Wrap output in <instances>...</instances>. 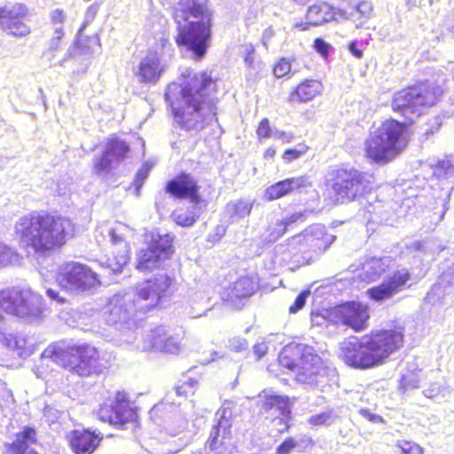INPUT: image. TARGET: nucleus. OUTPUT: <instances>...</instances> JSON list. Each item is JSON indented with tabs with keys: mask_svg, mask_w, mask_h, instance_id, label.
<instances>
[{
	"mask_svg": "<svg viewBox=\"0 0 454 454\" xmlns=\"http://www.w3.org/2000/svg\"><path fill=\"white\" fill-rule=\"evenodd\" d=\"M215 80L206 71H187L181 83L172 82L165 92L176 124L197 134L215 117Z\"/></svg>",
	"mask_w": 454,
	"mask_h": 454,
	"instance_id": "1",
	"label": "nucleus"
},
{
	"mask_svg": "<svg viewBox=\"0 0 454 454\" xmlns=\"http://www.w3.org/2000/svg\"><path fill=\"white\" fill-rule=\"evenodd\" d=\"M74 231L71 219L35 212L21 216L14 226L20 247L33 255H44L61 247L74 236Z\"/></svg>",
	"mask_w": 454,
	"mask_h": 454,
	"instance_id": "2",
	"label": "nucleus"
},
{
	"mask_svg": "<svg viewBox=\"0 0 454 454\" xmlns=\"http://www.w3.org/2000/svg\"><path fill=\"white\" fill-rule=\"evenodd\" d=\"M176 24L178 46L191 53L195 60L206 55L211 43L212 12L208 0H180L173 12Z\"/></svg>",
	"mask_w": 454,
	"mask_h": 454,
	"instance_id": "3",
	"label": "nucleus"
},
{
	"mask_svg": "<svg viewBox=\"0 0 454 454\" xmlns=\"http://www.w3.org/2000/svg\"><path fill=\"white\" fill-rule=\"evenodd\" d=\"M176 290V282L174 278L168 274H157L139 285L136 293L114 295L105 309L106 321L110 325L127 323L137 312L145 313Z\"/></svg>",
	"mask_w": 454,
	"mask_h": 454,
	"instance_id": "4",
	"label": "nucleus"
},
{
	"mask_svg": "<svg viewBox=\"0 0 454 454\" xmlns=\"http://www.w3.org/2000/svg\"><path fill=\"white\" fill-rule=\"evenodd\" d=\"M403 343L401 330H382L352 338L342 343L341 357L346 364L356 369H369L382 364Z\"/></svg>",
	"mask_w": 454,
	"mask_h": 454,
	"instance_id": "5",
	"label": "nucleus"
},
{
	"mask_svg": "<svg viewBox=\"0 0 454 454\" xmlns=\"http://www.w3.org/2000/svg\"><path fill=\"white\" fill-rule=\"evenodd\" d=\"M281 366L295 372L296 380L308 385L323 387L336 377L335 368L327 365L314 353L311 347L288 344L278 356Z\"/></svg>",
	"mask_w": 454,
	"mask_h": 454,
	"instance_id": "6",
	"label": "nucleus"
},
{
	"mask_svg": "<svg viewBox=\"0 0 454 454\" xmlns=\"http://www.w3.org/2000/svg\"><path fill=\"white\" fill-rule=\"evenodd\" d=\"M42 356L51 359L57 364L81 377L101 373L104 368L98 350L89 344L68 347L59 343L50 345L43 352Z\"/></svg>",
	"mask_w": 454,
	"mask_h": 454,
	"instance_id": "7",
	"label": "nucleus"
},
{
	"mask_svg": "<svg viewBox=\"0 0 454 454\" xmlns=\"http://www.w3.org/2000/svg\"><path fill=\"white\" fill-rule=\"evenodd\" d=\"M405 130L406 126L395 120L384 121L366 139V157L377 163L394 160L406 145Z\"/></svg>",
	"mask_w": 454,
	"mask_h": 454,
	"instance_id": "8",
	"label": "nucleus"
},
{
	"mask_svg": "<svg viewBox=\"0 0 454 454\" xmlns=\"http://www.w3.org/2000/svg\"><path fill=\"white\" fill-rule=\"evenodd\" d=\"M442 90L433 83L423 82L395 92L392 98V109L413 122L424 110L434 106Z\"/></svg>",
	"mask_w": 454,
	"mask_h": 454,
	"instance_id": "9",
	"label": "nucleus"
},
{
	"mask_svg": "<svg viewBox=\"0 0 454 454\" xmlns=\"http://www.w3.org/2000/svg\"><path fill=\"white\" fill-rule=\"evenodd\" d=\"M332 189L341 203L362 197L372 190L371 176L355 168H339L333 172Z\"/></svg>",
	"mask_w": 454,
	"mask_h": 454,
	"instance_id": "10",
	"label": "nucleus"
},
{
	"mask_svg": "<svg viewBox=\"0 0 454 454\" xmlns=\"http://www.w3.org/2000/svg\"><path fill=\"white\" fill-rule=\"evenodd\" d=\"M174 48L168 38L160 37L140 61L136 75L141 82L155 83L168 68Z\"/></svg>",
	"mask_w": 454,
	"mask_h": 454,
	"instance_id": "11",
	"label": "nucleus"
},
{
	"mask_svg": "<svg viewBox=\"0 0 454 454\" xmlns=\"http://www.w3.org/2000/svg\"><path fill=\"white\" fill-rule=\"evenodd\" d=\"M57 281L62 289L74 294L93 290L101 284L96 272L87 265L75 262L59 267Z\"/></svg>",
	"mask_w": 454,
	"mask_h": 454,
	"instance_id": "12",
	"label": "nucleus"
},
{
	"mask_svg": "<svg viewBox=\"0 0 454 454\" xmlns=\"http://www.w3.org/2000/svg\"><path fill=\"white\" fill-rule=\"evenodd\" d=\"M101 43L98 35L81 36L67 50L66 55L53 66L69 68L73 73H85L92 55L100 51Z\"/></svg>",
	"mask_w": 454,
	"mask_h": 454,
	"instance_id": "13",
	"label": "nucleus"
},
{
	"mask_svg": "<svg viewBox=\"0 0 454 454\" xmlns=\"http://www.w3.org/2000/svg\"><path fill=\"white\" fill-rule=\"evenodd\" d=\"M174 236L153 232L149 247L137 254V269L141 271L159 268L173 254Z\"/></svg>",
	"mask_w": 454,
	"mask_h": 454,
	"instance_id": "14",
	"label": "nucleus"
},
{
	"mask_svg": "<svg viewBox=\"0 0 454 454\" xmlns=\"http://www.w3.org/2000/svg\"><path fill=\"white\" fill-rule=\"evenodd\" d=\"M235 406L234 402L224 401L222 409L215 413L217 424L211 430L207 444L217 454H228L231 451V420Z\"/></svg>",
	"mask_w": 454,
	"mask_h": 454,
	"instance_id": "15",
	"label": "nucleus"
},
{
	"mask_svg": "<svg viewBox=\"0 0 454 454\" xmlns=\"http://www.w3.org/2000/svg\"><path fill=\"white\" fill-rule=\"evenodd\" d=\"M184 333L181 329L160 325L153 329L137 348L143 351L156 350L177 354L181 349Z\"/></svg>",
	"mask_w": 454,
	"mask_h": 454,
	"instance_id": "16",
	"label": "nucleus"
},
{
	"mask_svg": "<svg viewBox=\"0 0 454 454\" xmlns=\"http://www.w3.org/2000/svg\"><path fill=\"white\" fill-rule=\"evenodd\" d=\"M100 420L108 422L123 429L126 425L133 424L137 419L136 411L130 407L125 393L118 392L110 403H104L98 410Z\"/></svg>",
	"mask_w": 454,
	"mask_h": 454,
	"instance_id": "17",
	"label": "nucleus"
},
{
	"mask_svg": "<svg viewBox=\"0 0 454 454\" xmlns=\"http://www.w3.org/2000/svg\"><path fill=\"white\" fill-rule=\"evenodd\" d=\"M129 151L125 141L117 137H109L102 155L94 159L95 173L106 176L126 159Z\"/></svg>",
	"mask_w": 454,
	"mask_h": 454,
	"instance_id": "18",
	"label": "nucleus"
},
{
	"mask_svg": "<svg viewBox=\"0 0 454 454\" xmlns=\"http://www.w3.org/2000/svg\"><path fill=\"white\" fill-rule=\"evenodd\" d=\"M411 276L409 270L402 269L387 277L379 286L368 289L367 294L372 300L382 302L408 289L411 286Z\"/></svg>",
	"mask_w": 454,
	"mask_h": 454,
	"instance_id": "19",
	"label": "nucleus"
},
{
	"mask_svg": "<svg viewBox=\"0 0 454 454\" xmlns=\"http://www.w3.org/2000/svg\"><path fill=\"white\" fill-rule=\"evenodd\" d=\"M27 9L22 4H8L0 8V26L2 29L14 36H26L30 33L25 23Z\"/></svg>",
	"mask_w": 454,
	"mask_h": 454,
	"instance_id": "20",
	"label": "nucleus"
},
{
	"mask_svg": "<svg viewBox=\"0 0 454 454\" xmlns=\"http://www.w3.org/2000/svg\"><path fill=\"white\" fill-rule=\"evenodd\" d=\"M354 13H348L342 8H336L327 3H319L311 5L306 14L305 23H297L295 27L300 30H307L309 26H320L332 20L352 19Z\"/></svg>",
	"mask_w": 454,
	"mask_h": 454,
	"instance_id": "21",
	"label": "nucleus"
},
{
	"mask_svg": "<svg viewBox=\"0 0 454 454\" xmlns=\"http://www.w3.org/2000/svg\"><path fill=\"white\" fill-rule=\"evenodd\" d=\"M333 315L338 322L347 325L356 332L363 331L369 319L368 308L360 302L351 301L336 307Z\"/></svg>",
	"mask_w": 454,
	"mask_h": 454,
	"instance_id": "22",
	"label": "nucleus"
},
{
	"mask_svg": "<svg viewBox=\"0 0 454 454\" xmlns=\"http://www.w3.org/2000/svg\"><path fill=\"white\" fill-rule=\"evenodd\" d=\"M125 230L126 226L123 224H118L116 227L107 230L112 244L119 248L117 254H114L113 258H108L106 262V268L110 269L114 273L121 272L123 266L129 260V247L125 241L123 234ZM114 254H115V251H114Z\"/></svg>",
	"mask_w": 454,
	"mask_h": 454,
	"instance_id": "23",
	"label": "nucleus"
},
{
	"mask_svg": "<svg viewBox=\"0 0 454 454\" xmlns=\"http://www.w3.org/2000/svg\"><path fill=\"white\" fill-rule=\"evenodd\" d=\"M198 189L197 181L191 175L184 173L169 181L166 187L167 192L171 195L188 199L192 204H194V209L201 201Z\"/></svg>",
	"mask_w": 454,
	"mask_h": 454,
	"instance_id": "24",
	"label": "nucleus"
},
{
	"mask_svg": "<svg viewBox=\"0 0 454 454\" xmlns=\"http://www.w3.org/2000/svg\"><path fill=\"white\" fill-rule=\"evenodd\" d=\"M334 236L325 232V228L321 225H313L306 229L304 232L294 236L290 242L292 244H301L305 242L319 252L325 251L334 241Z\"/></svg>",
	"mask_w": 454,
	"mask_h": 454,
	"instance_id": "25",
	"label": "nucleus"
},
{
	"mask_svg": "<svg viewBox=\"0 0 454 454\" xmlns=\"http://www.w3.org/2000/svg\"><path fill=\"white\" fill-rule=\"evenodd\" d=\"M102 437L88 429L71 433L70 444L75 454H92L98 447Z\"/></svg>",
	"mask_w": 454,
	"mask_h": 454,
	"instance_id": "26",
	"label": "nucleus"
},
{
	"mask_svg": "<svg viewBox=\"0 0 454 454\" xmlns=\"http://www.w3.org/2000/svg\"><path fill=\"white\" fill-rule=\"evenodd\" d=\"M394 260L390 256L371 257L362 265L359 278L365 282H373L380 278L393 265Z\"/></svg>",
	"mask_w": 454,
	"mask_h": 454,
	"instance_id": "27",
	"label": "nucleus"
},
{
	"mask_svg": "<svg viewBox=\"0 0 454 454\" xmlns=\"http://www.w3.org/2000/svg\"><path fill=\"white\" fill-rule=\"evenodd\" d=\"M309 184V178L305 176L288 178L270 186L266 190L265 196L268 200H278L292 191L307 187Z\"/></svg>",
	"mask_w": 454,
	"mask_h": 454,
	"instance_id": "28",
	"label": "nucleus"
},
{
	"mask_svg": "<svg viewBox=\"0 0 454 454\" xmlns=\"http://www.w3.org/2000/svg\"><path fill=\"white\" fill-rule=\"evenodd\" d=\"M258 283L250 277H241L237 279L226 294V301L235 303L236 300H242L251 296L257 289Z\"/></svg>",
	"mask_w": 454,
	"mask_h": 454,
	"instance_id": "29",
	"label": "nucleus"
},
{
	"mask_svg": "<svg viewBox=\"0 0 454 454\" xmlns=\"http://www.w3.org/2000/svg\"><path fill=\"white\" fill-rule=\"evenodd\" d=\"M323 90L322 83L317 80H306L297 86L289 98L291 103L307 102L314 98Z\"/></svg>",
	"mask_w": 454,
	"mask_h": 454,
	"instance_id": "30",
	"label": "nucleus"
},
{
	"mask_svg": "<svg viewBox=\"0 0 454 454\" xmlns=\"http://www.w3.org/2000/svg\"><path fill=\"white\" fill-rule=\"evenodd\" d=\"M253 208V202L247 200L230 201L224 208V216L230 223L239 222L248 216Z\"/></svg>",
	"mask_w": 454,
	"mask_h": 454,
	"instance_id": "31",
	"label": "nucleus"
},
{
	"mask_svg": "<svg viewBox=\"0 0 454 454\" xmlns=\"http://www.w3.org/2000/svg\"><path fill=\"white\" fill-rule=\"evenodd\" d=\"M36 432L34 428L27 427L22 432L17 434L15 441L9 445L10 454H25L29 445L35 443Z\"/></svg>",
	"mask_w": 454,
	"mask_h": 454,
	"instance_id": "32",
	"label": "nucleus"
},
{
	"mask_svg": "<svg viewBox=\"0 0 454 454\" xmlns=\"http://www.w3.org/2000/svg\"><path fill=\"white\" fill-rule=\"evenodd\" d=\"M208 297L205 291L191 288L187 294V302L191 310L188 312L192 317H199L207 310Z\"/></svg>",
	"mask_w": 454,
	"mask_h": 454,
	"instance_id": "33",
	"label": "nucleus"
},
{
	"mask_svg": "<svg viewBox=\"0 0 454 454\" xmlns=\"http://www.w3.org/2000/svg\"><path fill=\"white\" fill-rule=\"evenodd\" d=\"M200 207L197 204V208L194 209V204L186 210L179 209L176 210L172 214L174 221L180 226L190 227L199 218Z\"/></svg>",
	"mask_w": 454,
	"mask_h": 454,
	"instance_id": "34",
	"label": "nucleus"
},
{
	"mask_svg": "<svg viewBox=\"0 0 454 454\" xmlns=\"http://www.w3.org/2000/svg\"><path fill=\"white\" fill-rule=\"evenodd\" d=\"M434 175L439 179L454 182V155L446 156L439 160L434 167Z\"/></svg>",
	"mask_w": 454,
	"mask_h": 454,
	"instance_id": "35",
	"label": "nucleus"
},
{
	"mask_svg": "<svg viewBox=\"0 0 454 454\" xmlns=\"http://www.w3.org/2000/svg\"><path fill=\"white\" fill-rule=\"evenodd\" d=\"M338 418V414L334 409H327L325 411L310 416L307 423L313 428L317 427H329Z\"/></svg>",
	"mask_w": 454,
	"mask_h": 454,
	"instance_id": "36",
	"label": "nucleus"
},
{
	"mask_svg": "<svg viewBox=\"0 0 454 454\" xmlns=\"http://www.w3.org/2000/svg\"><path fill=\"white\" fill-rule=\"evenodd\" d=\"M264 407L267 410L275 408L278 410L283 416L290 413V403L287 396L275 395L265 396Z\"/></svg>",
	"mask_w": 454,
	"mask_h": 454,
	"instance_id": "37",
	"label": "nucleus"
},
{
	"mask_svg": "<svg viewBox=\"0 0 454 454\" xmlns=\"http://www.w3.org/2000/svg\"><path fill=\"white\" fill-rule=\"evenodd\" d=\"M372 12V4L368 1H361L355 5L350 12L348 13H354V17L351 19L354 22H358L356 26H361L364 20H368Z\"/></svg>",
	"mask_w": 454,
	"mask_h": 454,
	"instance_id": "38",
	"label": "nucleus"
},
{
	"mask_svg": "<svg viewBox=\"0 0 454 454\" xmlns=\"http://www.w3.org/2000/svg\"><path fill=\"white\" fill-rule=\"evenodd\" d=\"M65 33L63 30V27H56L54 29V33L52 38L50 41L49 48L44 52V57L47 58L50 61H52L56 56V51H58L61 47V39L64 36Z\"/></svg>",
	"mask_w": 454,
	"mask_h": 454,
	"instance_id": "39",
	"label": "nucleus"
},
{
	"mask_svg": "<svg viewBox=\"0 0 454 454\" xmlns=\"http://www.w3.org/2000/svg\"><path fill=\"white\" fill-rule=\"evenodd\" d=\"M420 383V377L417 372H407L402 376L400 387L403 391L418 388Z\"/></svg>",
	"mask_w": 454,
	"mask_h": 454,
	"instance_id": "40",
	"label": "nucleus"
},
{
	"mask_svg": "<svg viewBox=\"0 0 454 454\" xmlns=\"http://www.w3.org/2000/svg\"><path fill=\"white\" fill-rule=\"evenodd\" d=\"M151 168V165H149L148 163H145L137 172L136 177L131 184V186L135 188V194L137 196H139L140 189L142 188L144 182L148 177Z\"/></svg>",
	"mask_w": 454,
	"mask_h": 454,
	"instance_id": "41",
	"label": "nucleus"
},
{
	"mask_svg": "<svg viewBox=\"0 0 454 454\" xmlns=\"http://www.w3.org/2000/svg\"><path fill=\"white\" fill-rule=\"evenodd\" d=\"M286 230V223L278 221L268 228L266 239L269 242H275L285 234Z\"/></svg>",
	"mask_w": 454,
	"mask_h": 454,
	"instance_id": "42",
	"label": "nucleus"
},
{
	"mask_svg": "<svg viewBox=\"0 0 454 454\" xmlns=\"http://www.w3.org/2000/svg\"><path fill=\"white\" fill-rule=\"evenodd\" d=\"M198 385V381L194 379H189L187 381L176 387L175 394L177 396L186 397L193 395Z\"/></svg>",
	"mask_w": 454,
	"mask_h": 454,
	"instance_id": "43",
	"label": "nucleus"
},
{
	"mask_svg": "<svg viewBox=\"0 0 454 454\" xmlns=\"http://www.w3.org/2000/svg\"><path fill=\"white\" fill-rule=\"evenodd\" d=\"M17 254L10 247L6 244L0 242V267H4L10 264Z\"/></svg>",
	"mask_w": 454,
	"mask_h": 454,
	"instance_id": "44",
	"label": "nucleus"
},
{
	"mask_svg": "<svg viewBox=\"0 0 454 454\" xmlns=\"http://www.w3.org/2000/svg\"><path fill=\"white\" fill-rule=\"evenodd\" d=\"M5 345L12 350H15L18 352L20 356L23 354V349L26 344V341L24 339L18 338L17 336H14L12 334H10L4 338Z\"/></svg>",
	"mask_w": 454,
	"mask_h": 454,
	"instance_id": "45",
	"label": "nucleus"
},
{
	"mask_svg": "<svg viewBox=\"0 0 454 454\" xmlns=\"http://www.w3.org/2000/svg\"><path fill=\"white\" fill-rule=\"evenodd\" d=\"M241 53L247 68H254L255 50L253 44L246 43L241 46Z\"/></svg>",
	"mask_w": 454,
	"mask_h": 454,
	"instance_id": "46",
	"label": "nucleus"
},
{
	"mask_svg": "<svg viewBox=\"0 0 454 454\" xmlns=\"http://www.w3.org/2000/svg\"><path fill=\"white\" fill-rule=\"evenodd\" d=\"M308 151V146L304 144L298 145L295 148L285 151L283 159L288 162L298 159Z\"/></svg>",
	"mask_w": 454,
	"mask_h": 454,
	"instance_id": "47",
	"label": "nucleus"
},
{
	"mask_svg": "<svg viewBox=\"0 0 454 454\" xmlns=\"http://www.w3.org/2000/svg\"><path fill=\"white\" fill-rule=\"evenodd\" d=\"M291 72V63L287 59H281L275 66L273 73L276 77L281 78Z\"/></svg>",
	"mask_w": 454,
	"mask_h": 454,
	"instance_id": "48",
	"label": "nucleus"
},
{
	"mask_svg": "<svg viewBox=\"0 0 454 454\" xmlns=\"http://www.w3.org/2000/svg\"><path fill=\"white\" fill-rule=\"evenodd\" d=\"M443 294H444L443 286L440 282H438V283L434 284L432 286L431 290L427 293V299L430 302L434 303V302L440 301V299L443 296Z\"/></svg>",
	"mask_w": 454,
	"mask_h": 454,
	"instance_id": "49",
	"label": "nucleus"
},
{
	"mask_svg": "<svg viewBox=\"0 0 454 454\" xmlns=\"http://www.w3.org/2000/svg\"><path fill=\"white\" fill-rule=\"evenodd\" d=\"M310 294V291L301 292L295 299L294 302L290 306L289 312L296 313L298 310L302 309L306 303L308 296Z\"/></svg>",
	"mask_w": 454,
	"mask_h": 454,
	"instance_id": "50",
	"label": "nucleus"
},
{
	"mask_svg": "<svg viewBox=\"0 0 454 454\" xmlns=\"http://www.w3.org/2000/svg\"><path fill=\"white\" fill-rule=\"evenodd\" d=\"M98 12V4H93L88 7L85 12L83 23L81 28L79 29V33H81L90 23H91L94 20Z\"/></svg>",
	"mask_w": 454,
	"mask_h": 454,
	"instance_id": "51",
	"label": "nucleus"
},
{
	"mask_svg": "<svg viewBox=\"0 0 454 454\" xmlns=\"http://www.w3.org/2000/svg\"><path fill=\"white\" fill-rule=\"evenodd\" d=\"M229 348L232 351L242 352L247 349L248 343L244 338L234 337L229 340Z\"/></svg>",
	"mask_w": 454,
	"mask_h": 454,
	"instance_id": "52",
	"label": "nucleus"
},
{
	"mask_svg": "<svg viewBox=\"0 0 454 454\" xmlns=\"http://www.w3.org/2000/svg\"><path fill=\"white\" fill-rule=\"evenodd\" d=\"M402 454H423V449L415 442H403L399 444Z\"/></svg>",
	"mask_w": 454,
	"mask_h": 454,
	"instance_id": "53",
	"label": "nucleus"
},
{
	"mask_svg": "<svg viewBox=\"0 0 454 454\" xmlns=\"http://www.w3.org/2000/svg\"><path fill=\"white\" fill-rule=\"evenodd\" d=\"M314 48L321 56L326 57L328 56L332 46L322 38H317L314 41Z\"/></svg>",
	"mask_w": 454,
	"mask_h": 454,
	"instance_id": "54",
	"label": "nucleus"
},
{
	"mask_svg": "<svg viewBox=\"0 0 454 454\" xmlns=\"http://www.w3.org/2000/svg\"><path fill=\"white\" fill-rule=\"evenodd\" d=\"M444 390V387L439 383L431 384L427 389L423 391V394L427 398H434L442 394Z\"/></svg>",
	"mask_w": 454,
	"mask_h": 454,
	"instance_id": "55",
	"label": "nucleus"
},
{
	"mask_svg": "<svg viewBox=\"0 0 454 454\" xmlns=\"http://www.w3.org/2000/svg\"><path fill=\"white\" fill-rule=\"evenodd\" d=\"M296 446V442L293 438L285 440L277 449V454H288Z\"/></svg>",
	"mask_w": 454,
	"mask_h": 454,
	"instance_id": "56",
	"label": "nucleus"
},
{
	"mask_svg": "<svg viewBox=\"0 0 454 454\" xmlns=\"http://www.w3.org/2000/svg\"><path fill=\"white\" fill-rule=\"evenodd\" d=\"M271 130L268 119H263L257 129V134L260 137H269Z\"/></svg>",
	"mask_w": 454,
	"mask_h": 454,
	"instance_id": "57",
	"label": "nucleus"
},
{
	"mask_svg": "<svg viewBox=\"0 0 454 454\" xmlns=\"http://www.w3.org/2000/svg\"><path fill=\"white\" fill-rule=\"evenodd\" d=\"M51 21L56 27H62L66 19L65 13L62 10H54L51 14Z\"/></svg>",
	"mask_w": 454,
	"mask_h": 454,
	"instance_id": "58",
	"label": "nucleus"
},
{
	"mask_svg": "<svg viewBox=\"0 0 454 454\" xmlns=\"http://www.w3.org/2000/svg\"><path fill=\"white\" fill-rule=\"evenodd\" d=\"M273 137L281 139L285 143H290L294 139V135L290 132L276 130L273 132Z\"/></svg>",
	"mask_w": 454,
	"mask_h": 454,
	"instance_id": "59",
	"label": "nucleus"
},
{
	"mask_svg": "<svg viewBox=\"0 0 454 454\" xmlns=\"http://www.w3.org/2000/svg\"><path fill=\"white\" fill-rule=\"evenodd\" d=\"M275 35V31L273 30V28L271 27H267L263 33H262V44L264 46V48H268V44L270 41V39Z\"/></svg>",
	"mask_w": 454,
	"mask_h": 454,
	"instance_id": "60",
	"label": "nucleus"
},
{
	"mask_svg": "<svg viewBox=\"0 0 454 454\" xmlns=\"http://www.w3.org/2000/svg\"><path fill=\"white\" fill-rule=\"evenodd\" d=\"M304 218V213H294L293 215H291L289 217L286 218V219H282L280 220L282 223H286V228L294 223H296L298 221H302Z\"/></svg>",
	"mask_w": 454,
	"mask_h": 454,
	"instance_id": "61",
	"label": "nucleus"
},
{
	"mask_svg": "<svg viewBox=\"0 0 454 454\" xmlns=\"http://www.w3.org/2000/svg\"><path fill=\"white\" fill-rule=\"evenodd\" d=\"M268 351V346L262 342L254 346V353L258 359L262 358Z\"/></svg>",
	"mask_w": 454,
	"mask_h": 454,
	"instance_id": "62",
	"label": "nucleus"
},
{
	"mask_svg": "<svg viewBox=\"0 0 454 454\" xmlns=\"http://www.w3.org/2000/svg\"><path fill=\"white\" fill-rule=\"evenodd\" d=\"M348 50L356 59H361L363 57V51L356 47V42H351L348 44Z\"/></svg>",
	"mask_w": 454,
	"mask_h": 454,
	"instance_id": "63",
	"label": "nucleus"
},
{
	"mask_svg": "<svg viewBox=\"0 0 454 454\" xmlns=\"http://www.w3.org/2000/svg\"><path fill=\"white\" fill-rule=\"evenodd\" d=\"M46 294H47V296L49 298H51V300H55V301H57L59 303H63L64 302V299L61 298L59 295V293L56 290H54L52 288H47L46 289Z\"/></svg>",
	"mask_w": 454,
	"mask_h": 454,
	"instance_id": "64",
	"label": "nucleus"
}]
</instances>
